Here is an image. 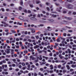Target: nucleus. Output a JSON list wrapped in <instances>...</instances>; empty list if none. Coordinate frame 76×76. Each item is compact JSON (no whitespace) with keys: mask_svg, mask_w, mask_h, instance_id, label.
<instances>
[{"mask_svg":"<svg viewBox=\"0 0 76 76\" xmlns=\"http://www.w3.org/2000/svg\"><path fill=\"white\" fill-rule=\"evenodd\" d=\"M7 17H5L4 19V20L5 21H7Z\"/></svg>","mask_w":76,"mask_h":76,"instance_id":"bb28decb","label":"nucleus"},{"mask_svg":"<svg viewBox=\"0 0 76 76\" xmlns=\"http://www.w3.org/2000/svg\"><path fill=\"white\" fill-rule=\"evenodd\" d=\"M19 70V69H15V71H16V72H18Z\"/></svg>","mask_w":76,"mask_h":76,"instance_id":"603ef678","label":"nucleus"},{"mask_svg":"<svg viewBox=\"0 0 76 76\" xmlns=\"http://www.w3.org/2000/svg\"><path fill=\"white\" fill-rule=\"evenodd\" d=\"M48 20H49V21H50V22H54V20L53 19H48Z\"/></svg>","mask_w":76,"mask_h":76,"instance_id":"6e6552de","label":"nucleus"},{"mask_svg":"<svg viewBox=\"0 0 76 76\" xmlns=\"http://www.w3.org/2000/svg\"><path fill=\"white\" fill-rule=\"evenodd\" d=\"M34 76H37V74L36 73H34Z\"/></svg>","mask_w":76,"mask_h":76,"instance_id":"6e6d98bb","label":"nucleus"},{"mask_svg":"<svg viewBox=\"0 0 76 76\" xmlns=\"http://www.w3.org/2000/svg\"><path fill=\"white\" fill-rule=\"evenodd\" d=\"M2 67L1 66H0V72H2Z\"/></svg>","mask_w":76,"mask_h":76,"instance_id":"f704fd0d","label":"nucleus"},{"mask_svg":"<svg viewBox=\"0 0 76 76\" xmlns=\"http://www.w3.org/2000/svg\"><path fill=\"white\" fill-rule=\"evenodd\" d=\"M51 13H55L56 14H57V12H52Z\"/></svg>","mask_w":76,"mask_h":76,"instance_id":"09e8293b","label":"nucleus"},{"mask_svg":"<svg viewBox=\"0 0 76 76\" xmlns=\"http://www.w3.org/2000/svg\"><path fill=\"white\" fill-rule=\"evenodd\" d=\"M68 21H65L64 20L62 22V23H61V24H62L63 25H66L67 23V22Z\"/></svg>","mask_w":76,"mask_h":76,"instance_id":"20e7f679","label":"nucleus"},{"mask_svg":"<svg viewBox=\"0 0 76 76\" xmlns=\"http://www.w3.org/2000/svg\"><path fill=\"white\" fill-rule=\"evenodd\" d=\"M67 1H68L69 3H71L72 1V0H67Z\"/></svg>","mask_w":76,"mask_h":76,"instance_id":"473e14b6","label":"nucleus"},{"mask_svg":"<svg viewBox=\"0 0 76 76\" xmlns=\"http://www.w3.org/2000/svg\"><path fill=\"white\" fill-rule=\"evenodd\" d=\"M19 44L20 45L21 47H22V46H23V45H22V42H19Z\"/></svg>","mask_w":76,"mask_h":76,"instance_id":"5701e85b","label":"nucleus"},{"mask_svg":"<svg viewBox=\"0 0 76 76\" xmlns=\"http://www.w3.org/2000/svg\"><path fill=\"white\" fill-rule=\"evenodd\" d=\"M53 66L52 65H51L50 66V69L51 70H53Z\"/></svg>","mask_w":76,"mask_h":76,"instance_id":"2eb2a0df","label":"nucleus"},{"mask_svg":"<svg viewBox=\"0 0 76 76\" xmlns=\"http://www.w3.org/2000/svg\"><path fill=\"white\" fill-rule=\"evenodd\" d=\"M61 67V65H58V69H60Z\"/></svg>","mask_w":76,"mask_h":76,"instance_id":"2f4dec72","label":"nucleus"},{"mask_svg":"<svg viewBox=\"0 0 76 76\" xmlns=\"http://www.w3.org/2000/svg\"><path fill=\"white\" fill-rule=\"evenodd\" d=\"M9 32H8L6 34V35L7 36V35H9Z\"/></svg>","mask_w":76,"mask_h":76,"instance_id":"052dcab7","label":"nucleus"},{"mask_svg":"<svg viewBox=\"0 0 76 76\" xmlns=\"http://www.w3.org/2000/svg\"><path fill=\"white\" fill-rule=\"evenodd\" d=\"M66 71L65 70H63V74H64V73H66Z\"/></svg>","mask_w":76,"mask_h":76,"instance_id":"c9c22d12","label":"nucleus"},{"mask_svg":"<svg viewBox=\"0 0 76 76\" xmlns=\"http://www.w3.org/2000/svg\"><path fill=\"white\" fill-rule=\"evenodd\" d=\"M25 58H26V59H28V57L26 56H25Z\"/></svg>","mask_w":76,"mask_h":76,"instance_id":"338daca9","label":"nucleus"},{"mask_svg":"<svg viewBox=\"0 0 76 76\" xmlns=\"http://www.w3.org/2000/svg\"><path fill=\"white\" fill-rule=\"evenodd\" d=\"M71 13H72V12H71V11H69V13H68V15H71Z\"/></svg>","mask_w":76,"mask_h":76,"instance_id":"79ce46f5","label":"nucleus"},{"mask_svg":"<svg viewBox=\"0 0 76 76\" xmlns=\"http://www.w3.org/2000/svg\"><path fill=\"white\" fill-rule=\"evenodd\" d=\"M46 63V62L45 61H44V62H42V64H45Z\"/></svg>","mask_w":76,"mask_h":76,"instance_id":"c03bdc74","label":"nucleus"},{"mask_svg":"<svg viewBox=\"0 0 76 76\" xmlns=\"http://www.w3.org/2000/svg\"><path fill=\"white\" fill-rule=\"evenodd\" d=\"M29 6L31 8H32L33 7H34V6H33V4H29Z\"/></svg>","mask_w":76,"mask_h":76,"instance_id":"6ab92c4d","label":"nucleus"},{"mask_svg":"<svg viewBox=\"0 0 76 76\" xmlns=\"http://www.w3.org/2000/svg\"><path fill=\"white\" fill-rule=\"evenodd\" d=\"M5 32H9V30H5Z\"/></svg>","mask_w":76,"mask_h":76,"instance_id":"8fccbe9b","label":"nucleus"},{"mask_svg":"<svg viewBox=\"0 0 76 76\" xmlns=\"http://www.w3.org/2000/svg\"><path fill=\"white\" fill-rule=\"evenodd\" d=\"M23 11L24 12L26 13H28V12L27 11V10H24Z\"/></svg>","mask_w":76,"mask_h":76,"instance_id":"72a5a7b5","label":"nucleus"},{"mask_svg":"<svg viewBox=\"0 0 76 76\" xmlns=\"http://www.w3.org/2000/svg\"><path fill=\"white\" fill-rule=\"evenodd\" d=\"M56 10L57 12H61V10H60L58 8H57Z\"/></svg>","mask_w":76,"mask_h":76,"instance_id":"393cba45","label":"nucleus"},{"mask_svg":"<svg viewBox=\"0 0 76 76\" xmlns=\"http://www.w3.org/2000/svg\"><path fill=\"white\" fill-rule=\"evenodd\" d=\"M47 28L48 29H47V31H51V29L50 28V26L48 27Z\"/></svg>","mask_w":76,"mask_h":76,"instance_id":"9d476101","label":"nucleus"},{"mask_svg":"<svg viewBox=\"0 0 76 76\" xmlns=\"http://www.w3.org/2000/svg\"><path fill=\"white\" fill-rule=\"evenodd\" d=\"M2 61L3 63H6V61H5V60H4Z\"/></svg>","mask_w":76,"mask_h":76,"instance_id":"5fc2aeb1","label":"nucleus"},{"mask_svg":"<svg viewBox=\"0 0 76 76\" xmlns=\"http://www.w3.org/2000/svg\"><path fill=\"white\" fill-rule=\"evenodd\" d=\"M38 27H40V26H44V24H40V25H38Z\"/></svg>","mask_w":76,"mask_h":76,"instance_id":"a211bd4d","label":"nucleus"},{"mask_svg":"<svg viewBox=\"0 0 76 76\" xmlns=\"http://www.w3.org/2000/svg\"><path fill=\"white\" fill-rule=\"evenodd\" d=\"M10 6H14V4H10Z\"/></svg>","mask_w":76,"mask_h":76,"instance_id":"0e129e2a","label":"nucleus"},{"mask_svg":"<svg viewBox=\"0 0 76 76\" xmlns=\"http://www.w3.org/2000/svg\"><path fill=\"white\" fill-rule=\"evenodd\" d=\"M73 15H76V12H73Z\"/></svg>","mask_w":76,"mask_h":76,"instance_id":"774afa93","label":"nucleus"},{"mask_svg":"<svg viewBox=\"0 0 76 76\" xmlns=\"http://www.w3.org/2000/svg\"><path fill=\"white\" fill-rule=\"evenodd\" d=\"M24 53H25V54H27L28 53V51H24Z\"/></svg>","mask_w":76,"mask_h":76,"instance_id":"4c0bfd02","label":"nucleus"},{"mask_svg":"<svg viewBox=\"0 0 76 76\" xmlns=\"http://www.w3.org/2000/svg\"><path fill=\"white\" fill-rule=\"evenodd\" d=\"M66 67L67 68L68 70H69L70 69V66L69 65H66Z\"/></svg>","mask_w":76,"mask_h":76,"instance_id":"9b49d317","label":"nucleus"},{"mask_svg":"<svg viewBox=\"0 0 76 76\" xmlns=\"http://www.w3.org/2000/svg\"><path fill=\"white\" fill-rule=\"evenodd\" d=\"M26 38H27V39H28V38H29L30 37L29 36H26Z\"/></svg>","mask_w":76,"mask_h":76,"instance_id":"680f3d73","label":"nucleus"},{"mask_svg":"<svg viewBox=\"0 0 76 76\" xmlns=\"http://www.w3.org/2000/svg\"><path fill=\"white\" fill-rule=\"evenodd\" d=\"M56 41L58 42H60V39L59 38H58L56 39Z\"/></svg>","mask_w":76,"mask_h":76,"instance_id":"a878e982","label":"nucleus"},{"mask_svg":"<svg viewBox=\"0 0 76 76\" xmlns=\"http://www.w3.org/2000/svg\"><path fill=\"white\" fill-rule=\"evenodd\" d=\"M14 50L13 49H11V55H13L14 54Z\"/></svg>","mask_w":76,"mask_h":76,"instance_id":"1a4fd4ad","label":"nucleus"},{"mask_svg":"<svg viewBox=\"0 0 76 76\" xmlns=\"http://www.w3.org/2000/svg\"><path fill=\"white\" fill-rule=\"evenodd\" d=\"M55 44L56 46H58V43H55Z\"/></svg>","mask_w":76,"mask_h":76,"instance_id":"a18cd8bd","label":"nucleus"},{"mask_svg":"<svg viewBox=\"0 0 76 76\" xmlns=\"http://www.w3.org/2000/svg\"><path fill=\"white\" fill-rule=\"evenodd\" d=\"M60 38H61V39H63V41L61 42L62 44H64V41H65V39L64 38H63L61 37H60Z\"/></svg>","mask_w":76,"mask_h":76,"instance_id":"39448f33","label":"nucleus"},{"mask_svg":"<svg viewBox=\"0 0 76 76\" xmlns=\"http://www.w3.org/2000/svg\"><path fill=\"white\" fill-rule=\"evenodd\" d=\"M64 18L66 19L67 20H70L73 19V18L70 17H65Z\"/></svg>","mask_w":76,"mask_h":76,"instance_id":"f03ea898","label":"nucleus"},{"mask_svg":"<svg viewBox=\"0 0 76 76\" xmlns=\"http://www.w3.org/2000/svg\"><path fill=\"white\" fill-rule=\"evenodd\" d=\"M22 65L23 66H25V64L24 63H22Z\"/></svg>","mask_w":76,"mask_h":76,"instance_id":"ea45409f","label":"nucleus"},{"mask_svg":"<svg viewBox=\"0 0 76 76\" xmlns=\"http://www.w3.org/2000/svg\"><path fill=\"white\" fill-rule=\"evenodd\" d=\"M17 25H22V23H20L18 22L17 23Z\"/></svg>","mask_w":76,"mask_h":76,"instance_id":"b1692460","label":"nucleus"},{"mask_svg":"<svg viewBox=\"0 0 76 76\" xmlns=\"http://www.w3.org/2000/svg\"><path fill=\"white\" fill-rule=\"evenodd\" d=\"M58 75H59L60 76H62V75H63V74L60 73H59L58 74Z\"/></svg>","mask_w":76,"mask_h":76,"instance_id":"e433bc0d","label":"nucleus"},{"mask_svg":"<svg viewBox=\"0 0 76 76\" xmlns=\"http://www.w3.org/2000/svg\"><path fill=\"white\" fill-rule=\"evenodd\" d=\"M59 53H60V54H61V53H62V51H61V50L59 51Z\"/></svg>","mask_w":76,"mask_h":76,"instance_id":"69168bd1","label":"nucleus"},{"mask_svg":"<svg viewBox=\"0 0 76 76\" xmlns=\"http://www.w3.org/2000/svg\"><path fill=\"white\" fill-rule=\"evenodd\" d=\"M15 64H16V66H19V64H18V62H15Z\"/></svg>","mask_w":76,"mask_h":76,"instance_id":"c85d7f7f","label":"nucleus"},{"mask_svg":"<svg viewBox=\"0 0 76 76\" xmlns=\"http://www.w3.org/2000/svg\"><path fill=\"white\" fill-rule=\"evenodd\" d=\"M73 5L71 4H68L67 8L68 9H73Z\"/></svg>","mask_w":76,"mask_h":76,"instance_id":"f257e3e1","label":"nucleus"},{"mask_svg":"<svg viewBox=\"0 0 76 76\" xmlns=\"http://www.w3.org/2000/svg\"><path fill=\"white\" fill-rule=\"evenodd\" d=\"M28 41L29 42H32V40H31V39H28Z\"/></svg>","mask_w":76,"mask_h":76,"instance_id":"49530a36","label":"nucleus"},{"mask_svg":"<svg viewBox=\"0 0 76 76\" xmlns=\"http://www.w3.org/2000/svg\"><path fill=\"white\" fill-rule=\"evenodd\" d=\"M47 9L48 11H50V8L48 7H47Z\"/></svg>","mask_w":76,"mask_h":76,"instance_id":"3c124183","label":"nucleus"},{"mask_svg":"<svg viewBox=\"0 0 76 76\" xmlns=\"http://www.w3.org/2000/svg\"><path fill=\"white\" fill-rule=\"evenodd\" d=\"M1 23H3V24H4V25H6V26H9V24H6V22H4V21H1Z\"/></svg>","mask_w":76,"mask_h":76,"instance_id":"423d86ee","label":"nucleus"},{"mask_svg":"<svg viewBox=\"0 0 76 76\" xmlns=\"http://www.w3.org/2000/svg\"><path fill=\"white\" fill-rule=\"evenodd\" d=\"M67 50L68 51V53L69 54L71 53V50H70V49H68Z\"/></svg>","mask_w":76,"mask_h":76,"instance_id":"4be33fe9","label":"nucleus"},{"mask_svg":"<svg viewBox=\"0 0 76 76\" xmlns=\"http://www.w3.org/2000/svg\"><path fill=\"white\" fill-rule=\"evenodd\" d=\"M21 57H22V55H21V54H20L19 58H20Z\"/></svg>","mask_w":76,"mask_h":76,"instance_id":"13d9d810","label":"nucleus"},{"mask_svg":"<svg viewBox=\"0 0 76 76\" xmlns=\"http://www.w3.org/2000/svg\"><path fill=\"white\" fill-rule=\"evenodd\" d=\"M40 15L39 14H38L37 15V17L38 18H40Z\"/></svg>","mask_w":76,"mask_h":76,"instance_id":"4d7b16f0","label":"nucleus"},{"mask_svg":"<svg viewBox=\"0 0 76 76\" xmlns=\"http://www.w3.org/2000/svg\"><path fill=\"white\" fill-rule=\"evenodd\" d=\"M49 72L50 73H53L54 72L53 71V70H50L49 71Z\"/></svg>","mask_w":76,"mask_h":76,"instance_id":"de8ad7c7","label":"nucleus"},{"mask_svg":"<svg viewBox=\"0 0 76 76\" xmlns=\"http://www.w3.org/2000/svg\"><path fill=\"white\" fill-rule=\"evenodd\" d=\"M49 56H53V53H50L49 54Z\"/></svg>","mask_w":76,"mask_h":76,"instance_id":"37998d69","label":"nucleus"},{"mask_svg":"<svg viewBox=\"0 0 76 76\" xmlns=\"http://www.w3.org/2000/svg\"><path fill=\"white\" fill-rule=\"evenodd\" d=\"M64 37H66V33H64Z\"/></svg>","mask_w":76,"mask_h":76,"instance_id":"e2e57ef3","label":"nucleus"},{"mask_svg":"<svg viewBox=\"0 0 76 76\" xmlns=\"http://www.w3.org/2000/svg\"><path fill=\"white\" fill-rule=\"evenodd\" d=\"M30 19L32 20H36L37 18H35L34 17H33L30 18Z\"/></svg>","mask_w":76,"mask_h":76,"instance_id":"0eeeda50","label":"nucleus"},{"mask_svg":"<svg viewBox=\"0 0 76 76\" xmlns=\"http://www.w3.org/2000/svg\"><path fill=\"white\" fill-rule=\"evenodd\" d=\"M1 10L2 11V12H4V9L3 8H2L1 9Z\"/></svg>","mask_w":76,"mask_h":76,"instance_id":"58836bf2","label":"nucleus"},{"mask_svg":"<svg viewBox=\"0 0 76 76\" xmlns=\"http://www.w3.org/2000/svg\"><path fill=\"white\" fill-rule=\"evenodd\" d=\"M3 5L4 6H6L7 5L6 4V3H3Z\"/></svg>","mask_w":76,"mask_h":76,"instance_id":"a19ab883","label":"nucleus"},{"mask_svg":"<svg viewBox=\"0 0 76 76\" xmlns=\"http://www.w3.org/2000/svg\"><path fill=\"white\" fill-rule=\"evenodd\" d=\"M10 49H7V51L5 50V53H7V54H9L10 52Z\"/></svg>","mask_w":76,"mask_h":76,"instance_id":"7ed1b4c3","label":"nucleus"},{"mask_svg":"<svg viewBox=\"0 0 76 76\" xmlns=\"http://www.w3.org/2000/svg\"><path fill=\"white\" fill-rule=\"evenodd\" d=\"M27 13H28L30 14L31 13V10H28Z\"/></svg>","mask_w":76,"mask_h":76,"instance_id":"412c9836","label":"nucleus"},{"mask_svg":"<svg viewBox=\"0 0 76 76\" xmlns=\"http://www.w3.org/2000/svg\"><path fill=\"white\" fill-rule=\"evenodd\" d=\"M36 2L37 4H39V3H41V2L40 1L38 0H37L36 1Z\"/></svg>","mask_w":76,"mask_h":76,"instance_id":"f8f14e48","label":"nucleus"},{"mask_svg":"<svg viewBox=\"0 0 76 76\" xmlns=\"http://www.w3.org/2000/svg\"><path fill=\"white\" fill-rule=\"evenodd\" d=\"M12 66H13V67H15V66H16V65L15 64H12Z\"/></svg>","mask_w":76,"mask_h":76,"instance_id":"864d4df0","label":"nucleus"},{"mask_svg":"<svg viewBox=\"0 0 76 76\" xmlns=\"http://www.w3.org/2000/svg\"><path fill=\"white\" fill-rule=\"evenodd\" d=\"M22 9V7H19V10H21Z\"/></svg>","mask_w":76,"mask_h":76,"instance_id":"7c9ffc66","label":"nucleus"},{"mask_svg":"<svg viewBox=\"0 0 76 76\" xmlns=\"http://www.w3.org/2000/svg\"><path fill=\"white\" fill-rule=\"evenodd\" d=\"M72 60H73V61H76V58L74 57L72 58Z\"/></svg>","mask_w":76,"mask_h":76,"instance_id":"f3484780","label":"nucleus"},{"mask_svg":"<svg viewBox=\"0 0 76 76\" xmlns=\"http://www.w3.org/2000/svg\"><path fill=\"white\" fill-rule=\"evenodd\" d=\"M52 16L53 18H56V17H57V15L53 14L52 15Z\"/></svg>","mask_w":76,"mask_h":76,"instance_id":"4468645a","label":"nucleus"},{"mask_svg":"<svg viewBox=\"0 0 76 76\" xmlns=\"http://www.w3.org/2000/svg\"><path fill=\"white\" fill-rule=\"evenodd\" d=\"M52 39L53 40V41H54V42H55V41H56V38L55 37H53Z\"/></svg>","mask_w":76,"mask_h":76,"instance_id":"c756f323","label":"nucleus"},{"mask_svg":"<svg viewBox=\"0 0 76 76\" xmlns=\"http://www.w3.org/2000/svg\"><path fill=\"white\" fill-rule=\"evenodd\" d=\"M23 0H20V5H23Z\"/></svg>","mask_w":76,"mask_h":76,"instance_id":"ddd939ff","label":"nucleus"},{"mask_svg":"<svg viewBox=\"0 0 76 76\" xmlns=\"http://www.w3.org/2000/svg\"><path fill=\"white\" fill-rule=\"evenodd\" d=\"M11 32L12 33H13V34H15L16 33V31H15V30H11Z\"/></svg>","mask_w":76,"mask_h":76,"instance_id":"dca6fc26","label":"nucleus"},{"mask_svg":"<svg viewBox=\"0 0 76 76\" xmlns=\"http://www.w3.org/2000/svg\"><path fill=\"white\" fill-rule=\"evenodd\" d=\"M22 18H23V17H19V19H20V20H23V19H22Z\"/></svg>","mask_w":76,"mask_h":76,"instance_id":"cd10ccee","label":"nucleus"},{"mask_svg":"<svg viewBox=\"0 0 76 76\" xmlns=\"http://www.w3.org/2000/svg\"><path fill=\"white\" fill-rule=\"evenodd\" d=\"M43 58H45L46 60H48V57H46L44 56H43Z\"/></svg>","mask_w":76,"mask_h":76,"instance_id":"aec40b11","label":"nucleus"},{"mask_svg":"<svg viewBox=\"0 0 76 76\" xmlns=\"http://www.w3.org/2000/svg\"><path fill=\"white\" fill-rule=\"evenodd\" d=\"M36 39H38L39 38V36H36Z\"/></svg>","mask_w":76,"mask_h":76,"instance_id":"bf43d9fd","label":"nucleus"}]
</instances>
